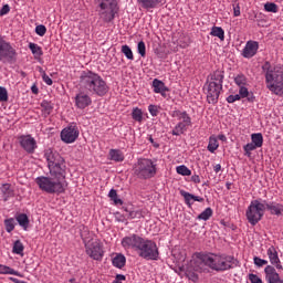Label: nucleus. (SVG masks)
<instances>
[{
  "mask_svg": "<svg viewBox=\"0 0 283 283\" xmlns=\"http://www.w3.org/2000/svg\"><path fill=\"white\" fill-rule=\"evenodd\" d=\"M237 260L232 255L227 254H205L198 253L195 260V271L199 273H209V269L222 273L233 268Z\"/></svg>",
  "mask_w": 283,
  "mask_h": 283,
  "instance_id": "f257e3e1",
  "label": "nucleus"
},
{
  "mask_svg": "<svg viewBox=\"0 0 283 283\" xmlns=\"http://www.w3.org/2000/svg\"><path fill=\"white\" fill-rule=\"evenodd\" d=\"M80 87L86 90L91 94L96 96H105L109 92L107 82L101 77L97 73L92 71H83L80 76Z\"/></svg>",
  "mask_w": 283,
  "mask_h": 283,
  "instance_id": "f03ea898",
  "label": "nucleus"
},
{
  "mask_svg": "<svg viewBox=\"0 0 283 283\" xmlns=\"http://www.w3.org/2000/svg\"><path fill=\"white\" fill-rule=\"evenodd\" d=\"M51 176H40L35 178L40 191L44 193L61 196L65 193V174H50Z\"/></svg>",
  "mask_w": 283,
  "mask_h": 283,
  "instance_id": "7ed1b4c3",
  "label": "nucleus"
},
{
  "mask_svg": "<svg viewBox=\"0 0 283 283\" xmlns=\"http://www.w3.org/2000/svg\"><path fill=\"white\" fill-rule=\"evenodd\" d=\"M262 70L265 72L268 90L276 96H283V71H275L269 61L264 62Z\"/></svg>",
  "mask_w": 283,
  "mask_h": 283,
  "instance_id": "20e7f679",
  "label": "nucleus"
},
{
  "mask_svg": "<svg viewBox=\"0 0 283 283\" xmlns=\"http://www.w3.org/2000/svg\"><path fill=\"white\" fill-rule=\"evenodd\" d=\"M44 157L46 159L50 174H57L59 176L66 174L65 159L61 154L49 148L45 150Z\"/></svg>",
  "mask_w": 283,
  "mask_h": 283,
  "instance_id": "39448f33",
  "label": "nucleus"
},
{
  "mask_svg": "<svg viewBox=\"0 0 283 283\" xmlns=\"http://www.w3.org/2000/svg\"><path fill=\"white\" fill-rule=\"evenodd\" d=\"M264 202H266V200L255 199L252 200L250 206L248 207L245 211V217L248 222L252 227H255V224H258V222H260V220L264 218V211H266Z\"/></svg>",
  "mask_w": 283,
  "mask_h": 283,
  "instance_id": "423d86ee",
  "label": "nucleus"
},
{
  "mask_svg": "<svg viewBox=\"0 0 283 283\" xmlns=\"http://www.w3.org/2000/svg\"><path fill=\"white\" fill-rule=\"evenodd\" d=\"M156 165L151 159L140 158L135 164L134 174L140 180H149V178H154L156 176Z\"/></svg>",
  "mask_w": 283,
  "mask_h": 283,
  "instance_id": "0eeeda50",
  "label": "nucleus"
},
{
  "mask_svg": "<svg viewBox=\"0 0 283 283\" xmlns=\"http://www.w3.org/2000/svg\"><path fill=\"white\" fill-rule=\"evenodd\" d=\"M139 258L143 260H153L156 261L160 258V252L158 251V245L149 239H144L142 241V245H139V250H137Z\"/></svg>",
  "mask_w": 283,
  "mask_h": 283,
  "instance_id": "6e6552de",
  "label": "nucleus"
},
{
  "mask_svg": "<svg viewBox=\"0 0 283 283\" xmlns=\"http://www.w3.org/2000/svg\"><path fill=\"white\" fill-rule=\"evenodd\" d=\"M97 3H99V17L105 21L106 23H109L114 21V18L116 17V12H118V4L116 3V0H95Z\"/></svg>",
  "mask_w": 283,
  "mask_h": 283,
  "instance_id": "1a4fd4ad",
  "label": "nucleus"
},
{
  "mask_svg": "<svg viewBox=\"0 0 283 283\" xmlns=\"http://www.w3.org/2000/svg\"><path fill=\"white\" fill-rule=\"evenodd\" d=\"M0 61L12 63L17 61V50L12 44L6 41V38L0 34Z\"/></svg>",
  "mask_w": 283,
  "mask_h": 283,
  "instance_id": "9d476101",
  "label": "nucleus"
},
{
  "mask_svg": "<svg viewBox=\"0 0 283 283\" xmlns=\"http://www.w3.org/2000/svg\"><path fill=\"white\" fill-rule=\"evenodd\" d=\"M203 90L207 95V102L211 105H216V103H218V98H220L222 86L218 84H211L210 82H206V84L203 85Z\"/></svg>",
  "mask_w": 283,
  "mask_h": 283,
  "instance_id": "9b49d317",
  "label": "nucleus"
},
{
  "mask_svg": "<svg viewBox=\"0 0 283 283\" xmlns=\"http://www.w3.org/2000/svg\"><path fill=\"white\" fill-rule=\"evenodd\" d=\"M145 238L138 234H130L122 239V247L123 249H126V250L130 249L133 251L138 252Z\"/></svg>",
  "mask_w": 283,
  "mask_h": 283,
  "instance_id": "f8f14e48",
  "label": "nucleus"
},
{
  "mask_svg": "<svg viewBox=\"0 0 283 283\" xmlns=\"http://www.w3.org/2000/svg\"><path fill=\"white\" fill-rule=\"evenodd\" d=\"M86 253L92 258L93 260L101 261L103 260V247L98 241H91L87 242L85 245Z\"/></svg>",
  "mask_w": 283,
  "mask_h": 283,
  "instance_id": "ddd939ff",
  "label": "nucleus"
},
{
  "mask_svg": "<svg viewBox=\"0 0 283 283\" xmlns=\"http://www.w3.org/2000/svg\"><path fill=\"white\" fill-rule=\"evenodd\" d=\"M18 140L20 147H22L27 154H34V150L36 149V139H34L32 135H21Z\"/></svg>",
  "mask_w": 283,
  "mask_h": 283,
  "instance_id": "4468645a",
  "label": "nucleus"
},
{
  "mask_svg": "<svg viewBox=\"0 0 283 283\" xmlns=\"http://www.w3.org/2000/svg\"><path fill=\"white\" fill-rule=\"evenodd\" d=\"M78 138V129L75 126H69L61 132V140L67 145L75 143Z\"/></svg>",
  "mask_w": 283,
  "mask_h": 283,
  "instance_id": "2eb2a0df",
  "label": "nucleus"
},
{
  "mask_svg": "<svg viewBox=\"0 0 283 283\" xmlns=\"http://www.w3.org/2000/svg\"><path fill=\"white\" fill-rule=\"evenodd\" d=\"M258 50H260V43H258V41L250 40L245 43V46L242 51V57L253 59V56L258 54Z\"/></svg>",
  "mask_w": 283,
  "mask_h": 283,
  "instance_id": "dca6fc26",
  "label": "nucleus"
},
{
  "mask_svg": "<svg viewBox=\"0 0 283 283\" xmlns=\"http://www.w3.org/2000/svg\"><path fill=\"white\" fill-rule=\"evenodd\" d=\"M206 83L219 85V87H222V83H224V71L220 69L213 71L207 76Z\"/></svg>",
  "mask_w": 283,
  "mask_h": 283,
  "instance_id": "f3484780",
  "label": "nucleus"
},
{
  "mask_svg": "<svg viewBox=\"0 0 283 283\" xmlns=\"http://www.w3.org/2000/svg\"><path fill=\"white\" fill-rule=\"evenodd\" d=\"M75 105L78 109H85V107H90V105H92V97L84 92H80L75 96Z\"/></svg>",
  "mask_w": 283,
  "mask_h": 283,
  "instance_id": "a211bd4d",
  "label": "nucleus"
},
{
  "mask_svg": "<svg viewBox=\"0 0 283 283\" xmlns=\"http://www.w3.org/2000/svg\"><path fill=\"white\" fill-rule=\"evenodd\" d=\"M180 196H182L185 203L187 205V207L189 209H191V207H193V202H205V198L192 195L190 192H187L185 190H180Z\"/></svg>",
  "mask_w": 283,
  "mask_h": 283,
  "instance_id": "6ab92c4d",
  "label": "nucleus"
},
{
  "mask_svg": "<svg viewBox=\"0 0 283 283\" xmlns=\"http://www.w3.org/2000/svg\"><path fill=\"white\" fill-rule=\"evenodd\" d=\"M268 258L271 264H273V266H276L279 271L283 269L280 261V256L277 255V250H275V247L272 245L268 249Z\"/></svg>",
  "mask_w": 283,
  "mask_h": 283,
  "instance_id": "aec40b11",
  "label": "nucleus"
},
{
  "mask_svg": "<svg viewBox=\"0 0 283 283\" xmlns=\"http://www.w3.org/2000/svg\"><path fill=\"white\" fill-rule=\"evenodd\" d=\"M264 207L268 211H270L271 216H282L283 213V205L282 203H277L275 201L272 202H264Z\"/></svg>",
  "mask_w": 283,
  "mask_h": 283,
  "instance_id": "412c9836",
  "label": "nucleus"
},
{
  "mask_svg": "<svg viewBox=\"0 0 283 283\" xmlns=\"http://www.w3.org/2000/svg\"><path fill=\"white\" fill-rule=\"evenodd\" d=\"M264 273L269 283H274L280 280V274L277 273V271H275V268L272 265H268L264 269Z\"/></svg>",
  "mask_w": 283,
  "mask_h": 283,
  "instance_id": "4be33fe9",
  "label": "nucleus"
},
{
  "mask_svg": "<svg viewBox=\"0 0 283 283\" xmlns=\"http://www.w3.org/2000/svg\"><path fill=\"white\" fill-rule=\"evenodd\" d=\"M165 0H137V3L144 8V10H154L159 7Z\"/></svg>",
  "mask_w": 283,
  "mask_h": 283,
  "instance_id": "5701e85b",
  "label": "nucleus"
},
{
  "mask_svg": "<svg viewBox=\"0 0 283 283\" xmlns=\"http://www.w3.org/2000/svg\"><path fill=\"white\" fill-rule=\"evenodd\" d=\"M153 87L155 94H161V96H165V92H169V88H167L165 83L158 78H155L153 81Z\"/></svg>",
  "mask_w": 283,
  "mask_h": 283,
  "instance_id": "b1692460",
  "label": "nucleus"
},
{
  "mask_svg": "<svg viewBox=\"0 0 283 283\" xmlns=\"http://www.w3.org/2000/svg\"><path fill=\"white\" fill-rule=\"evenodd\" d=\"M174 118H178L179 120H182L181 123H184V125H188L191 126V117L189 116V114H187L186 111L180 112V111H174L172 113Z\"/></svg>",
  "mask_w": 283,
  "mask_h": 283,
  "instance_id": "393cba45",
  "label": "nucleus"
},
{
  "mask_svg": "<svg viewBox=\"0 0 283 283\" xmlns=\"http://www.w3.org/2000/svg\"><path fill=\"white\" fill-rule=\"evenodd\" d=\"M123 209L126 213L127 220H135V218L137 219L143 218V211L140 210H134V208L132 207H124Z\"/></svg>",
  "mask_w": 283,
  "mask_h": 283,
  "instance_id": "a878e982",
  "label": "nucleus"
},
{
  "mask_svg": "<svg viewBox=\"0 0 283 283\" xmlns=\"http://www.w3.org/2000/svg\"><path fill=\"white\" fill-rule=\"evenodd\" d=\"M0 275H17V277H23L21 272L3 264H0Z\"/></svg>",
  "mask_w": 283,
  "mask_h": 283,
  "instance_id": "bb28decb",
  "label": "nucleus"
},
{
  "mask_svg": "<svg viewBox=\"0 0 283 283\" xmlns=\"http://www.w3.org/2000/svg\"><path fill=\"white\" fill-rule=\"evenodd\" d=\"M15 220L24 231H28V227H30V219L28 218V214L20 213L15 217Z\"/></svg>",
  "mask_w": 283,
  "mask_h": 283,
  "instance_id": "cd10ccee",
  "label": "nucleus"
},
{
  "mask_svg": "<svg viewBox=\"0 0 283 283\" xmlns=\"http://www.w3.org/2000/svg\"><path fill=\"white\" fill-rule=\"evenodd\" d=\"M113 266H116V269H123L125 264L127 263V259L123 254H116L113 259Z\"/></svg>",
  "mask_w": 283,
  "mask_h": 283,
  "instance_id": "c85d7f7f",
  "label": "nucleus"
},
{
  "mask_svg": "<svg viewBox=\"0 0 283 283\" xmlns=\"http://www.w3.org/2000/svg\"><path fill=\"white\" fill-rule=\"evenodd\" d=\"M109 157L111 160H114L115 163H123V160H125V155L120 149H111Z\"/></svg>",
  "mask_w": 283,
  "mask_h": 283,
  "instance_id": "c756f323",
  "label": "nucleus"
},
{
  "mask_svg": "<svg viewBox=\"0 0 283 283\" xmlns=\"http://www.w3.org/2000/svg\"><path fill=\"white\" fill-rule=\"evenodd\" d=\"M189 126L187 124H184L182 122H179L175 128L171 130L172 136H182L185 132H187V128Z\"/></svg>",
  "mask_w": 283,
  "mask_h": 283,
  "instance_id": "7c9ffc66",
  "label": "nucleus"
},
{
  "mask_svg": "<svg viewBox=\"0 0 283 283\" xmlns=\"http://www.w3.org/2000/svg\"><path fill=\"white\" fill-rule=\"evenodd\" d=\"M251 143L255 145V147H262L264 145V136L262 133H254L251 135Z\"/></svg>",
  "mask_w": 283,
  "mask_h": 283,
  "instance_id": "2f4dec72",
  "label": "nucleus"
},
{
  "mask_svg": "<svg viewBox=\"0 0 283 283\" xmlns=\"http://www.w3.org/2000/svg\"><path fill=\"white\" fill-rule=\"evenodd\" d=\"M41 107H42V112L45 114V116H50L52 114V112L54 111V104L46 99L42 101Z\"/></svg>",
  "mask_w": 283,
  "mask_h": 283,
  "instance_id": "473e14b6",
  "label": "nucleus"
},
{
  "mask_svg": "<svg viewBox=\"0 0 283 283\" xmlns=\"http://www.w3.org/2000/svg\"><path fill=\"white\" fill-rule=\"evenodd\" d=\"M210 36H217V39H220V41H224V29L221 27H212Z\"/></svg>",
  "mask_w": 283,
  "mask_h": 283,
  "instance_id": "72a5a7b5",
  "label": "nucleus"
},
{
  "mask_svg": "<svg viewBox=\"0 0 283 283\" xmlns=\"http://www.w3.org/2000/svg\"><path fill=\"white\" fill-rule=\"evenodd\" d=\"M80 234H81V238L85 244V247L87 245V242H93L94 240H92L90 238V229H87V227L85 226H81V229H80Z\"/></svg>",
  "mask_w": 283,
  "mask_h": 283,
  "instance_id": "f704fd0d",
  "label": "nucleus"
},
{
  "mask_svg": "<svg viewBox=\"0 0 283 283\" xmlns=\"http://www.w3.org/2000/svg\"><path fill=\"white\" fill-rule=\"evenodd\" d=\"M29 50H31V52H32V54H34V56H43V50L36 43L31 42L29 44Z\"/></svg>",
  "mask_w": 283,
  "mask_h": 283,
  "instance_id": "c9c22d12",
  "label": "nucleus"
},
{
  "mask_svg": "<svg viewBox=\"0 0 283 283\" xmlns=\"http://www.w3.org/2000/svg\"><path fill=\"white\" fill-rule=\"evenodd\" d=\"M132 118H133V120H136L137 123H143V109H140L138 107L133 108Z\"/></svg>",
  "mask_w": 283,
  "mask_h": 283,
  "instance_id": "e433bc0d",
  "label": "nucleus"
},
{
  "mask_svg": "<svg viewBox=\"0 0 283 283\" xmlns=\"http://www.w3.org/2000/svg\"><path fill=\"white\" fill-rule=\"evenodd\" d=\"M218 147H220V144H218V139L216 137H210L208 144V151H210V154H214Z\"/></svg>",
  "mask_w": 283,
  "mask_h": 283,
  "instance_id": "4c0bfd02",
  "label": "nucleus"
},
{
  "mask_svg": "<svg viewBox=\"0 0 283 283\" xmlns=\"http://www.w3.org/2000/svg\"><path fill=\"white\" fill-rule=\"evenodd\" d=\"M213 216V210L211 208H206L205 211H202L198 217L197 220H209Z\"/></svg>",
  "mask_w": 283,
  "mask_h": 283,
  "instance_id": "58836bf2",
  "label": "nucleus"
},
{
  "mask_svg": "<svg viewBox=\"0 0 283 283\" xmlns=\"http://www.w3.org/2000/svg\"><path fill=\"white\" fill-rule=\"evenodd\" d=\"M122 54H124L128 61H134V52H132V48H129V45L124 44L122 46Z\"/></svg>",
  "mask_w": 283,
  "mask_h": 283,
  "instance_id": "ea45409f",
  "label": "nucleus"
},
{
  "mask_svg": "<svg viewBox=\"0 0 283 283\" xmlns=\"http://www.w3.org/2000/svg\"><path fill=\"white\" fill-rule=\"evenodd\" d=\"M255 149H259V147L252 144V142L247 144L245 146H243L244 156H247L248 158H251V153L255 151Z\"/></svg>",
  "mask_w": 283,
  "mask_h": 283,
  "instance_id": "a19ab883",
  "label": "nucleus"
},
{
  "mask_svg": "<svg viewBox=\"0 0 283 283\" xmlns=\"http://www.w3.org/2000/svg\"><path fill=\"white\" fill-rule=\"evenodd\" d=\"M108 198H111L115 205H123V199H118V192H116V189L109 190Z\"/></svg>",
  "mask_w": 283,
  "mask_h": 283,
  "instance_id": "79ce46f5",
  "label": "nucleus"
},
{
  "mask_svg": "<svg viewBox=\"0 0 283 283\" xmlns=\"http://www.w3.org/2000/svg\"><path fill=\"white\" fill-rule=\"evenodd\" d=\"M234 83L238 87H244L247 85V76L244 74H239L234 77Z\"/></svg>",
  "mask_w": 283,
  "mask_h": 283,
  "instance_id": "37998d69",
  "label": "nucleus"
},
{
  "mask_svg": "<svg viewBox=\"0 0 283 283\" xmlns=\"http://www.w3.org/2000/svg\"><path fill=\"white\" fill-rule=\"evenodd\" d=\"M23 243L21 242V240H17L13 244V253H15L17 255H22L23 254Z\"/></svg>",
  "mask_w": 283,
  "mask_h": 283,
  "instance_id": "c03bdc74",
  "label": "nucleus"
},
{
  "mask_svg": "<svg viewBox=\"0 0 283 283\" xmlns=\"http://www.w3.org/2000/svg\"><path fill=\"white\" fill-rule=\"evenodd\" d=\"M4 227L7 233H12V231H14V218L6 219Z\"/></svg>",
  "mask_w": 283,
  "mask_h": 283,
  "instance_id": "a18cd8bd",
  "label": "nucleus"
},
{
  "mask_svg": "<svg viewBox=\"0 0 283 283\" xmlns=\"http://www.w3.org/2000/svg\"><path fill=\"white\" fill-rule=\"evenodd\" d=\"M137 52L139 55H142L143 59H145V56H147V46L145 45V43L143 41L138 42Z\"/></svg>",
  "mask_w": 283,
  "mask_h": 283,
  "instance_id": "49530a36",
  "label": "nucleus"
},
{
  "mask_svg": "<svg viewBox=\"0 0 283 283\" xmlns=\"http://www.w3.org/2000/svg\"><path fill=\"white\" fill-rule=\"evenodd\" d=\"M177 174L180 176H191V170L187 166L181 165L177 167Z\"/></svg>",
  "mask_w": 283,
  "mask_h": 283,
  "instance_id": "de8ad7c7",
  "label": "nucleus"
},
{
  "mask_svg": "<svg viewBox=\"0 0 283 283\" xmlns=\"http://www.w3.org/2000/svg\"><path fill=\"white\" fill-rule=\"evenodd\" d=\"M264 10L265 12L276 13L279 9H277V4H275L274 2H268L264 4Z\"/></svg>",
  "mask_w": 283,
  "mask_h": 283,
  "instance_id": "09e8293b",
  "label": "nucleus"
},
{
  "mask_svg": "<svg viewBox=\"0 0 283 283\" xmlns=\"http://www.w3.org/2000/svg\"><path fill=\"white\" fill-rule=\"evenodd\" d=\"M45 32H48V29L43 24H39L35 27V33L38 36H45Z\"/></svg>",
  "mask_w": 283,
  "mask_h": 283,
  "instance_id": "8fccbe9b",
  "label": "nucleus"
},
{
  "mask_svg": "<svg viewBox=\"0 0 283 283\" xmlns=\"http://www.w3.org/2000/svg\"><path fill=\"white\" fill-rule=\"evenodd\" d=\"M253 262H254L255 266H259V268H262V266H265V264H269V261H266L264 259H260L259 256H254Z\"/></svg>",
  "mask_w": 283,
  "mask_h": 283,
  "instance_id": "3c124183",
  "label": "nucleus"
},
{
  "mask_svg": "<svg viewBox=\"0 0 283 283\" xmlns=\"http://www.w3.org/2000/svg\"><path fill=\"white\" fill-rule=\"evenodd\" d=\"M0 101L1 103H6V101H8V90L3 86H0Z\"/></svg>",
  "mask_w": 283,
  "mask_h": 283,
  "instance_id": "603ef678",
  "label": "nucleus"
},
{
  "mask_svg": "<svg viewBox=\"0 0 283 283\" xmlns=\"http://www.w3.org/2000/svg\"><path fill=\"white\" fill-rule=\"evenodd\" d=\"M2 193L7 196V198H10L12 196V190L10 189V184H4L1 188Z\"/></svg>",
  "mask_w": 283,
  "mask_h": 283,
  "instance_id": "864d4df0",
  "label": "nucleus"
},
{
  "mask_svg": "<svg viewBox=\"0 0 283 283\" xmlns=\"http://www.w3.org/2000/svg\"><path fill=\"white\" fill-rule=\"evenodd\" d=\"M148 112L151 116H158V106L157 105H154V104H150L148 106Z\"/></svg>",
  "mask_w": 283,
  "mask_h": 283,
  "instance_id": "5fc2aeb1",
  "label": "nucleus"
},
{
  "mask_svg": "<svg viewBox=\"0 0 283 283\" xmlns=\"http://www.w3.org/2000/svg\"><path fill=\"white\" fill-rule=\"evenodd\" d=\"M239 87V96H241V98H247V96H249V88H247L245 86Z\"/></svg>",
  "mask_w": 283,
  "mask_h": 283,
  "instance_id": "6e6d98bb",
  "label": "nucleus"
},
{
  "mask_svg": "<svg viewBox=\"0 0 283 283\" xmlns=\"http://www.w3.org/2000/svg\"><path fill=\"white\" fill-rule=\"evenodd\" d=\"M115 218H116L117 222H126L127 212H125L124 214H122L120 212H116Z\"/></svg>",
  "mask_w": 283,
  "mask_h": 283,
  "instance_id": "4d7b16f0",
  "label": "nucleus"
},
{
  "mask_svg": "<svg viewBox=\"0 0 283 283\" xmlns=\"http://www.w3.org/2000/svg\"><path fill=\"white\" fill-rule=\"evenodd\" d=\"M249 280L251 283H263L262 279H260V276L256 274H249Z\"/></svg>",
  "mask_w": 283,
  "mask_h": 283,
  "instance_id": "13d9d810",
  "label": "nucleus"
},
{
  "mask_svg": "<svg viewBox=\"0 0 283 283\" xmlns=\"http://www.w3.org/2000/svg\"><path fill=\"white\" fill-rule=\"evenodd\" d=\"M240 98H242L240 94L229 95L227 97V103H235V101H240Z\"/></svg>",
  "mask_w": 283,
  "mask_h": 283,
  "instance_id": "bf43d9fd",
  "label": "nucleus"
},
{
  "mask_svg": "<svg viewBox=\"0 0 283 283\" xmlns=\"http://www.w3.org/2000/svg\"><path fill=\"white\" fill-rule=\"evenodd\" d=\"M8 12H10V6L4 4L0 10V17H6V14H8Z\"/></svg>",
  "mask_w": 283,
  "mask_h": 283,
  "instance_id": "052dcab7",
  "label": "nucleus"
},
{
  "mask_svg": "<svg viewBox=\"0 0 283 283\" xmlns=\"http://www.w3.org/2000/svg\"><path fill=\"white\" fill-rule=\"evenodd\" d=\"M42 80L44 81V83H46V85H52L53 83L50 76L45 72H43Z\"/></svg>",
  "mask_w": 283,
  "mask_h": 283,
  "instance_id": "680f3d73",
  "label": "nucleus"
},
{
  "mask_svg": "<svg viewBox=\"0 0 283 283\" xmlns=\"http://www.w3.org/2000/svg\"><path fill=\"white\" fill-rule=\"evenodd\" d=\"M248 103H255V95L253 94V92H249L248 96H245Z\"/></svg>",
  "mask_w": 283,
  "mask_h": 283,
  "instance_id": "e2e57ef3",
  "label": "nucleus"
},
{
  "mask_svg": "<svg viewBox=\"0 0 283 283\" xmlns=\"http://www.w3.org/2000/svg\"><path fill=\"white\" fill-rule=\"evenodd\" d=\"M191 181L195 182V185H200V176L193 175Z\"/></svg>",
  "mask_w": 283,
  "mask_h": 283,
  "instance_id": "0e129e2a",
  "label": "nucleus"
},
{
  "mask_svg": "<svg viewBox=\"0 0 283 283\" xmlns=\"http://www.w3.org/2000/svg\"><path fill=\"white\" fill-rule=\"evenodd\" d=\"M125 280H126V277L123 274H117L116 277H115V282H123Z\"/></svg>",
  "mask_w": 283,
  "mask_h": 283,
  "instance_id": "69168bd1",
  "label": "nucleus"
},
{
  "mask_svg": "<svg viewBox=\"0 0 283 283\" xmlns=\"http://www.w3.org/2000/svg\"><path fill=\"white\" fill-rule=\"evenodd\" d=\"M233 14L234 17H240V6L233 8Z\"/></svg>",
  "mask_w": 283,
  "mask_h": 283,
  "instance_id": "338daca9",
  "label": "nucleus"
},
{
  "mask_svg": "<svg viewBox=\"0 0 283 283\" xmlns=\"http://www.w3.org/2000/svg\"><path fill=\"white\" fill-rule=\"evenodd\" d=\"M31 92H32V94H39V86H36V84H33L31 86Z\"/></svg>",
  "mask_w": 283,
  "mask_h": 283,
  "instance_id": "774afa93",
  "label": "nucleus"
}]
</instances>
